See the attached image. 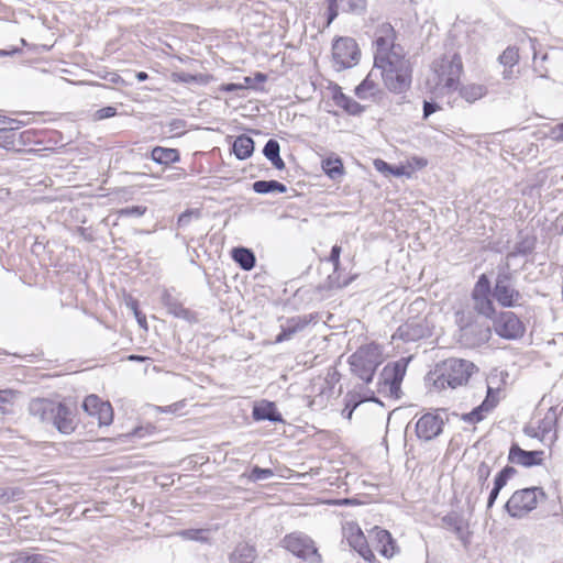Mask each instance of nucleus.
<instances>
[{
    "label": "nucleus",
    "mask_w": 563,
    "mask_h": 563,
    "mask_svg": "<svg viewBox=\"0 0 563 563\" xmlns=\"http://www.w3.org/2000/svg\"><path fill=\"white\" fill-rule=\"evenodd\" d=\"M396 31L383 23L376 31L374 68L380 71L385 88L395 95L407 92L412 84V65L404 47L396 44Z\"/></svg>",
    "instance_id": "nucleus-1"
},
{
    "label": "nucleus",
    "mask_w": 563,
    "mask_h": 563,
    "mask_svg": "<svg viewBox=\"0 0 563 563\" xmlns=\"http://www.w3.org/2000/svg\"><path fill=\"white\" fill-rule=\"evenodd\" d=\"M29 412L41 423L52 424L63 434H70L76 430L75 411L63 402L35 398L29 404Z\"/></svg>",
    "instance_id": "nucleus-2"
},
{
    "label": "nucleus",
    "mask_w": 563,
    "mask_h": 563,
    "mask_svg": "<svg viewBox=\"0 0 563 563\" xmlns=\"http://www.w3.org/2000/svg\"><path fill=\"white\" fill-rule=\"evenodd\" d=\"M349 363L351 371L357 377L366 384L371 383L377 367L382 363L379 345L371 343L358 347L357 351L350 356Z\"/></svg>",
    "instance_id": "nucleus-3"
},
{
    "label": "nucleus",
    "mask_w": 563,
    "mask_h": 563,
    "mask_svg": "<svg viewBox=\"0 0 563 563\" xmlns=\"http://www.w3.org/2000/svg\"><path fill=\"white\" fill-rule=\"evenodd\" d=\"M475 365L466 360L461 358H448L440 366L437 372L439 375L434 380V385L439 388L449 386L456 388L467 383L471 377Z\"/></svg>",
    "instance_id": "nucleus-4"
},
{
    "label": "nucleus",
    "mask_w": 563,
    "mask_h": 563,
    "mask_svg": "<svg viewBox=\"0 0 563 563\" xmlns=\"http://www.w3.org/2000/svg\"><path fill=\"white\" fill-rule=\"evenodd\" d=\"M493 298L504 308L519 306L521 292L515 287V277L509 264L498 267L495 285L492 288Z\"/></svg>",
    "instance_id": "nucleus-5"
},
{
    "label": "nucleus",
    "mask_w": 563,
    "mask_h": 563,
    "mask_svg": "<svg viewBox=\"0 0 563 563\" xmlns=\"http://www.w3.org/2000/svg\"><path fill=\"white\" fill-rule=\"evenodd\" d=\"M409 358L401 357L390 362L380 372L378 380V393L399 399L401 396V383L406 375Z\"/></svg>",
    "instance_id": "nucleus-6"
},
{
    "label": "nucleus",
    "mask_w": 563,
    "mask_h": 563,
    "mask_svg": "<svg viewBox=\"0 0 563 563\" xmlns=\"http://www.w3.org/2000/svg\"><path fill=\"white\" fill-rule=\"evenodd\" d=\"M539 497L547 498L541 487H528L516 490L505 504V510L510 517L521 518L537 507Z\"/></svg>",
    "instance_id": "nucleus-7"
},
{
    "label": "nucleus",
    "mask_w": 563,
    "mask_h": 563,
    "mask_svg": "<svg viewBox=\"0 0 563 563\" xmlns=\"http://www.w3.org/2000/svg\"><path fill=\"white\" fill-rule=\"evenodd\" d=\"M456 322L460 328L459 341L466 347L479 346L490 339V327L486 323L472 321L463 312L456 313Z\"/></svg>",
    "instance_id": "nucleus-8"
},
{
    "label": "nucleus",
    "mask_w": 563,
    "mask_h": 563,
    "mask_svg": "<svg viewBox=\"0 0 563 563\" xmlns=\"http://www.w3.org/2000/svg\"><path fill=\"white\" fill-rule=\"evenodd\" d=\"M438 77L437 86H442L448 92L456 90L460 77L463 71L462 58L454 54L452 57L444 56L433 64Z\"/></svg>",
    "instance_id": "nucleus-9"
},
{
    "label": "nucleus",
    "mask_w": 563,
    "mask_h": 563,
    "mask_svg": "<svg viewBox=\"0 0 563 563\" xmlns=\"http://www.w3.org/2000/svg\"><path fill=\"white\" fill-rule=\"evenodd\" d=\"M332 57L338 70L355 66L361 58V49L352 37H338L332 44Z\"/></svg>",
    "instance_id": "nucleus-10"
},
{
    "label": "nucleus",
    "mask_w": 563,
    "mask_h": 563,
    "mask_svg": "<svg viewBox=\"0 0 563 563\" xmlns=\"http://www.w3.org/2000/svg\"><path fill=\"white\" fill-rule=\"evenodd\" d=\"M493 299L490 280L486 274H482L472 290L474 310L487 319H493L496 314Z\"/></svg>",
    "instance_id": "nucleus-11"
},
{
    "label": "nucleus",
    "mask_w": 563,
    "mask_h": 563,
    "mask_svg": "<svg viewBox=\"0 0 563 563\" xmlns=\"http://www.w3.org/2000/svg\"><path fill=\"white\" fill-rule=\"evenodd\" d=\"M283 545L299 559L309 563H320L321 555L314 545V542L306 534L290 533L283 539Z\"/></svg>",
    "instance_id": "nucleus-12"
},
{
    "label": "nucleus",
    "mask_w": 563,
    "mask_h": 563,
    "mask_svg": "<svg viewBox=\"0 0 563 563\" xmlns=\"http://www.w3.org/2000/svg\"><path fill=\"white\" fill-rule=\"evenodd\" d=\"M492 320L494 330L500 338L516 340L526 332L523 322L512 311H500Z\"/></svg>",
    "instance_id": "nucleus-13"
},
{
    "label": "nucleus",
    "mask_w": 563,
    "mask_h": 563,
    "mask_svg": "<svg viewBox=\"0 0 563 563\" xmlns=\"http://www.w3.org/2000/svg\"><path fill=\"white\" fill-rule=\"evenodd\" d=\"M81 407L89 417L97 419L98 427L110 426L113 421L112 406L108 401H102L97 395L87 396Z\"/></svg>",
    "instance_id": "nucleus-14"
},
{
    "label": "nucleus",
    "mask_w": 563,
    "mask_h": 563,
    "mask_svg": "<svg viewBox=\"0 0 563 563\" xmlns=\"http://www.w3.org/2000/svg\"><path fill=\"white\" fill-rule=\"evenodd\" d=\"M319 320L318 313H308L287 318L280 325V333L276 336L275 342L280 343L292 339L297 333L307 329L310 323H317Z\"/></svg>",
    "instance_id": "nucleus-15"
},
{
    "label": "nucleus",
    "mask_w": 563,
    "mask_h": 563,
    "mask_svg": "<svg viewBox=\"0 0 563 563\" xmlns=\"http://www.w3.org/2000/svg\"><path fill=\"white\" fill-rule=\"evenodd\" d=\"M444 423L439 412H427L416 423V435L422 441H431L442 433Z\"/></svg>",
    "instance_id": "nucleus-16"
},
{
    "label": "nucleus",
    "mask_w": 563,
    "mask_h": 563,
    "mask_svg": "<svg viewBox=\"0 0 563 563\" xmlns=\"http://www.w3.org/2000/svg\"><path fill=\"white\" fill-rule=\"evenodd\" d=\"M430 334L429 327L424 319L413 318L401 324L394 338H399L406 342H415Z\"/></svg>",
    "instance_id": "nucleus-17"
},
{
    "label": "nucleus",
    "mask_w": 563,
    "mask_h": 563,
    "mask_svg": "<svg viewBox=\"0 0 563 563\" xmlns=\"http://www.w3.org/2000/svg\"><path fill=\"white\" fill-rule=\"evenodd\" d=\"M441 521L444 528L454 532L465 549L470 547L472 532L468 530L467 521L461 515L450 512L445 515Z\"/></svg>",
    "instance_id": "nucleus-18"
},
{
    "label": "nucleus",
    "mask_w": 563,
    "mask_h": 563,
    "mask_svg": "<svg viewBox=\"0 0 563 563\" xmlns=\"http://www.w3.org/2000/svg\"><path fill=\"white\" fill-rule=\"evenodd\" d=\"M543 454V451H526L517 443H512L509 449L508 461L525 467H531L542 464Z\"/></svg>",
    "instance_id": "nucleus-19"
},
{
    "label": "nucleus",
    "mask_w": 563,
    "mask_h": 563,
    "mask_svg": "<svg viewBox=\"0 0 563 563\" xmlns=\"http://www.w3.org/2000/svg\"><path fill=\"white\" fill-rule=\"evenodd\" d=\"M162 303L166 307L168 313L175 318L184 319L188 322H196V313L187 308L174 297L168 290H164L162 295Z\"/></svg>",
    "instance_id": "nucleus-20"
},
{
    "label": "nucleus",
    "mask_w": 563,
    "mask_h": 563,
    "mask_svg": "<svg viewBox=\"0 0 563 563\" xmlns=\"http://www.w3.org/2000/svg\"><path fill=\"white\" fill-rule=\"evenodd\" d=\"M255 421L267 420L271 422H283V417L277 410L276 405L273 401L263 400L260 405L254 406L252 412Z\"/></svg>",
    "instance_id": "nucleus-21"
},
{
    "label": "nucleus",
    "mask_w": 563,
    "mask_h": 563,
    "mask_svg": "<svg viewBox=\"0 0 563 563\" xmlns=\"http://www.w3.org/2000/svg\"><path fill=\"white\" fill-rule=\"evenodd\" d=\"M257 551L246 542L239 543L229 555L230 563H255Z\"/></svg>",
    "instance_id": "nucleus-22"
},
{
    "label": "nucleus",
    "mask_w": 563,
    "mask_h": 563,
    "mask_svg": "<svg viewBox=\"0 0 563 563\" xmlns=\"http://www.w3.org/2000/svg\"><path fill=\"white\" fill-rule=\"evenodd\" d=\"M373 532L375 533L379 553L385 558H391L395 554L396 542L389 531L375 527Z\"/></svg>",
    "instance_id": "nucleus-23"
},
{
    "label": "nucleus",
    "mask_w": 563,
    "mask_h": 563,
    "mask_svg": "<svg viewBox=\"0 0 563 563\" xmlns=\"http://www.w3.org/2000/svg\"><path fill=\"white\" fill-rule=\"evenodd\" d=\"M254 147L253 139L246 134H241L234 140L232 152L238 159L243 161L252 156Z\"/></svg>",
    "instance_id": "nucleus-24"
},
{
    "label": "nucleus",
    "mask_w": 563,
    "mask_h": 563,
    "mask_svg": "<svg viewBox=\"0 0 563 563\" xmlns=\"http://www.w3.org/2000/svg\"><path fill=\"white\" fill-rule=\"evenodd\" d=\"M233 261L244 271H251L256 264V257L252 250L238 246L231 251Z\"/></svg>",
    "instance_id": "nucleus-25"
},
{
    "label": "nucleus",
    "mask_w": 563,
    "mask_h": 563,
    "mask_svg": "<svg viewBox=\"0 0 563 563\" xmlns=\"http://www.w3.org/2000/svg\"><path fill=\"white\" fill-rule=\"evenodd\" d=\"M263 155L278 169H285V162L280 157V145L277 140L269 139L263 148Z\"/></svg>",
    "instance_id": "nucleus-26"
},
{
    "label": "nucleus",
    "mask_w": 563,
    "mask_h": 563,
    "mask_svg": "<svg viewBox=\"0 0 563 563\" xmlns=\"http://www.w3.org/2000/svg\"><path fill=\"white\" fill-rule=\"evenodd\" d=\"M152 159L161 165H169L180 159L178 150L156 146L151 153Z\"/></svg>",
    "instance_id": "nucleus-27"
},
{
    "label": "nucleus",
    "mask_w": 563,
    "mask_h": 563,
    "mask_svg": "<svg viewBox=\"0 0 563 563\" xmlns=\"http://www.w3.org/2000/svg\"><path fill=\"white\" fill-rule=\"evenodd\" d=\"M334 101L339 107L352 115H358L365 110L364 106L360 104L357 101L341 91L334 95Z\"/></svg>",
    "instance_id": "nucleus-28"
},
{
    "label": "nucleus",
    "mask_w": 563,
    "mask_h": 563,
    "mask_svg": "<svg viewBox=\"0 0 563 563\" xmlns=\"http://www.w3.org/2000/svg\"><path fill=\"white\" fill-rule=\"evenodd\" d=\"M252 188L260 195H267L272 192L284 194L287 191V187L277 180H257L252 184Z\"/></svg>",
    "instance_id": "nucleus-29"
},
{
    "label": "nucleus",
    "mask_w": 563,
    "mask_h": 563,
    "mask_svg": "<svg viewBox=\"0 0 563 563\" xmlns=\"http://www.w3.org/2000/svg\"><path fill=\"white\" fill-rule=\"evenodd\" d=\"M495 407V402L490 401L488 396L486 399L476 408H474L471 412L464 413L462 419L465 422L476 423L484 419L485 413L490 411Z\"/></svg>",
    "instance_id": "nucleus-30"
},
{
    "label": "nucleus",
    "mask_w": 563,
    "mask_h": 563,
    "mask_svg": "<svg viewBox=\"0 0 563 563\" xmlns=\"http://www.w3.org/2000/svg\"><path fill=\"white\" fill-rule=\"evenodd\" d=\"M537 239L532 235H522L520 240L515 244L514 250L508 254V257H515L518 255L525 256L531 254L536 247Z\"/></svg>",
    "instance_id": "nucleus-31"
},
{
    "label": "nucleus",
    "mask_w": 563,
    "mask_h": 563,
    "mask_svg": "<svg viewBox=\"0 0 563 563\" xmlns=\"http://www.w3.org/2000/svg\"><path fill=\"white\" fill-rule=\"evenodd\" d=\"M373 70L366 78L355 88V95L360 99H367L379 92L378 85L372 79Z\"/></svg>",
    "instance_id": "nucleus-32"
},
{
    "label": "nucleus",
    "mask_w": 563,
    "mask_h": 563,
    "mask_svg": "<svg viewBox=\"0 0 563 563\" xmlns=\"http://www.w3.org/2000/svg\"><path fill=\"white\" fill-rule=\"evenodd\" d=\"M322 169L327 176H329L331 179L335 180L343 176L344 174V167L341 158L335 157H328L322 162Z\"/></svg>",
    "instance_id": "nucleus-33"
},
{
    "label": "nucleus",
    "mask_w": 563,
    "mask_h": 563,
    "mask_svg": "<svg viewBox=\"0 0 563 563\" xmlns=\"http://www.w3.org/2000/svg\"><path fill=\"white\" fill-rule=\"evenodd\" d=\"M373 401L382 405V401L372 393L371 397L361 399L357 395L346 396L345 407L342 410V416L346 419H351L354 410L364 401Z\"/></svg>",
    "instance_id": "nucleus-34"
},
{
    "label": "nucleus",
    "mask_w": 563,
    "mask_h": 563,
    "mask_svg": "<svg viewBox=\"0 0 563 563\" xmlns=\"http://www.w3.org/2000/svg\"><path fill=\"white\" fill-rule=\"evenodd\" d=\"M460 95L467 102H475L486 95V88L483 85L471 84L461 87Z\"/></svg>",
    "instance_id": "nucleus-35"
},
{
    "label": "nucleus",
    "mask_w": 563,
    "mask_h": 563,
    "mask_svg": "<svg viewBox=\"0 0 563 563\" xmlns=\"http://www.w3.org/2000/svg\"><path fill=\"white\" fill-rule=\"evenodd\" d=\"M519 49L516 46H508L498 57V62L505 66L512 68L519 63Z\"/></svg>",
    "instance_id": "nucleus-36"
},
{
    "label": "nucleus",
    "mask_w": 563,
    "mask_h": 563,
    "mask_svg": "<svg viewBox=\"0 0 563 563\" xmlns=\"http://www.w3.org/2000/svg\"><path fill=\"white\" fill-rule=\"evenodd\" d=\"M343 12L362 14L366 11V0H340Z\"/></svg>",
    "instance_id": "nucleus-37"
},
{
    "label": "nucleus",
    "mask_w": 563,
    "mask_h": 563,
    "mask_svg": "<svg viewBox=\"0 0 563 563\" xmlns=\"http://www.w3.org/2000/svg\"><path fill=\"white\" fill-rule=\"evenodd\" d=\"M273 475H274V472L272 468H262L257 465H255L247 475L243 474V476H246L249 478V481L253 482V483L268 479Z\"/></svg>",
    "instance_id": "nucleus-38"
},
{
    "label": "nucleus",
    "mask_w": 563,
    "mask_h": 563,
    "mask_svg": "<svg viewBox=\"0 0 563 563\" xmlns=\"http://www.w3.org/2000/svg\"><path fill=\"white\" fill-rule=\"evenodd\" d=\"M23 490L16 487L0 489V504H8L22 499Z\"/></svg>",
    "instance_id": "nucleus-39"
},
{
    "label": "nucleus",
    "mask_w": 563,
    "mask_h": 563,
    "mask_svg": "<svg viewBox=\"0 0 563 563\" xmlns=\"http://www.w3.org/2000/svg\"><path fill=\"white\" fill-rule=\"evenodd\" d=\"M492 467L486 462H481L476 468V477L481 492L488 487L487 481L490 476Z\"/></svg>",
    "instance_id": "nucleus-40"
},
{
    "label": "nucleus",
    "mask_w": 563,
    "mask_h": 563,
    "mask_svg": "<svg viewBox=\"0 0 563 563\" xmlns=\"http://www.w3.org/2000/svg\"><path fill=\"white\" fill-rule=\"evenodd\" d=\"M13 563H49V558L44 554H21Z\"/></svg>",
    "instance_id": "nucleus-41"
},
{
    "label": "nucleus",
    "mask_w": 563,
    "mask_h": 563,
    "mask_svg": "<svg viewBox=\"0 0 563 563\" xmlns=\"http://www.w3.org/2000/svg\"><path fill=\"white\" fill-rule=\"evenodd\" d=\"M14 394L11 390H0V412L8 413L11 411Z\"/></svg>",
    "instance_id": "nucleus-42"
},
{
    "label": "nucleus",
    "mask_w": 563,
    "mask_h": 563,
    "mask_svg": "<svg viewBox=\"0 0 563 563\" xmlns=\"http://www.w3.org/2000/svg\"><path fill=\"white\" fill-rule=\"evenodd\" d=\"M555 421H556L555 413L551 409L547 413L544 419L542 421H540V424L538 427V429H539L540 433L542 434V437H544L545 434H548L552 430V427L555 423Z\"/></svg>",
    "instance_id": "nucleus-43"
},
{
    "label": "nucleus",
    "mask_w": 563,
    "mask_h": 563,
    "mask_svg": "<svg viewBox=\"0 0 563 563\" xmlns=\"http://www.w3.org/2000/svg\"><path fill=\"white\" fill-rule=\"evenodd\" d=\"M327 2V26H329L339 15L338 0H325Z\"/></svg>",
    "instance_id": "nucleus-44"
},
{
    "label": "nucleus",
    "mask_w": 563,
    "mask_h": 563,
    "mask_svg": "<svg viewBox=\"0 0 563 563\" xmlns=\"http://www.w3.org/2000/svg\"><path fill=\"white\" fill-rule=\"evenodd\" d=\"M347 541L354 550H358L361 547L367 543L365 536L360 528H357L356 532L351 533V536L347 538Z\"/></svg>",
    "instance_id": "nucleus-45"
},
{
    "label": "nucleus",
    "mask_w": 563,
    "mask_h": 563,
    "mask_svg": "<svg viewBox=\"0 0 563 563\" xmlns=\"http://www.w3.org/2000/svg\"><path fill=\"white\" fill-rule=\"evenodd\" d=\"M194 216H195L196 218H198V217H199V211H198V210H197V211H194V210H186L185 212H183V213L178 217L177 225H178L179 228L187 227V225L190 223V221H191V219H192V217H194Z\"/></svg>",
    "instance_id": "nucleus-46"
},
{
    "label": "nucleus",
    "mask_w": 563,
    "mask_h": 563,
    "mask_svg": "<svg viewBox=\"0 0 563 563\" xmlns=\"http://www.w3.org/2000/svg\"><path fill=\"white\" fill-rule=\"evenodd\" d=\"M117 114V108L108 106L103 107L95 112L96 120H104L108 118H112Z\"/></svg>",
    "instance_id": "nucleus-47"
},
{
    "label": "nucleus",
    "mask_w": 563,
    "mask_h": 563,
    "mask_svg": "<svg viewBox=\"0 0 563 563\" xmlns=\"http://www.w3.org/2000/svg\"><path fill=\"white\" fill-rule=\"evenodd\" d=\"M340 255H341V246L333 245L329 255V262L333 264L334 272H336L340 267Z\"/></svg>",
    "instance_id": "nucleus-48"
},
{
    "label": "nucleus",
    "mask_w": 563,
    "mask_h": 563,
    "mask_svg": "<svg viewBox=\"0 0 563 563\" xmlns=\"http://www.w3.org/2000/svg\"><path fill=\"white\" fill-rule=\"evenodd\" d=\"M374 167L376 170H378L379 173L384 174V175H389L390 172H391V167L393 165L388 164L387 162H385L384 159H380V158H376L374 161Z\"/></svg>",
    "instance_id": "nucleus-49"
},
{
    "label": "nucleus",
    "mask_w": 563,
    "mask_h": 563,
    "mask_svg": "<svg viewBox=\"0 0 563 563\" xmlns=\"http://www.w3.org/2000/svg\"><path fill=\"white\" fill-rule=\"evenodd\" d=\"M145 210H146L145 207H140V206L126 207V208L122 209L120 211V213L123 214V216L141 217V216L144 214Z\"/></svg>",
    "instance_id": "nucleus-50"
},
{
    "label": "nucleus",
    "mask_w": 563,
    "mask_h": 563,
    "mask_svg": "<svg viewBox=\"0 0 563 563\" xmlns=\"http://www.w3.org/2000/svg\"><path fill=\"white\" fill-rule=\"evenodd\" d=\"M440 107L434 101H423V119H428L432 113L439 110Z\"/></svg>",
    "instance_id": "nucleus-51"
},
{
    "label": "nucleus",
    "mask_w": 563,
    "mask_h": 563,
    "mask_svg": "<svg viewBox=\"0 0 563 563\" xmlns=\"http://www.w3.org/2000/svg\"><path fill=\"white\" fill-rule=\"evenodd\" d=\"M358 552V554L367 562H374L375 560V554L373 553V551L371 550V548L368 547V544H364L363 547H361L358 550H356Z\"/></svg>",
    "instance_id": "nucleus-52"
},
{
    "label": "nucleus",
    "mask_w": 563,
    "mask_h": 563,
    "mask_svg": "<svg viewBox=\"0 0 563 563\" xmlns=\"http://www.w3.org/2000/svg\"><path fill=\"white\" fill-rule=\"evenodd\" d=\"M14 131L9 133H0V143H2L4 147L14 146Z\"/></svg>",
    "instance_id": "nucleus-53"
},
{
    "label": "nucleus",
    "mask_w": 563,
    "mask_h": 563,
    "mask_svg": "<svg viewBox=\"0 0 563 563\" xmlns=\"http://www.w3.org/2000/svg\"><path fill=\"white\" fill-rule=\"evenodd\" d=\"M500 490L501 489H499V487L493 486V488L488 495V499H487V510H489L494 506L495 501L498 498Z\"/></svg>",
    "instance_id": "nucleus-54"
},
{
    "label": "nucleus",
    "mask_w": 563,
    "mask_h": 563,
    "mask_svg": "<svg viewBox=\"0 0 563 563\" xmlns=\"http://www.w3.org/2000/svg\"><path fill=\"white\" fill-rule=\"evenodd\" d=\"M552 137L556 141L563 142V122L552 129Z\"/></svg>",
    "instance_id": "nucleus-55"
},
{
    "label": "nucleus",
    "mask_w": 563,
    "mask_h": 563,
    "mask_svg": "<svg viewBox=\"0 0 563 563\" xmlns=\"http://www.w3.org/2000/svg\"><path fill=\"white\" fill-rule=\"evenodd\" d=\"M508 479L504 477L500 473H497V475L494 478V486L499 487V489H503L507 485Z\"/></svg>",
    "instance_id": "nucleus-56"
},
{
    "label": "nucleus",
    "mask_w": 563,
    "mask_h": 563,
    "mask_svg": "<svg viewBox=\"0 0 563 563\" xmlns=\"http://www.w3.org/2000/svg\"><path fill=\"white\" fill-rule=\"evenodd\" d=\"M499 473L509 481L517 473V470L507 465Z\"/></svg>",
    "instance_id": "nucleus-57"
},
{
    "label": "nucleus",
    "mask_w": 563,
    "mask_h": 563,
    "mask_svg": "<svg viewBox=\"0 0 563 563\" xmlns=\"http://www.w3.org/2000/svg\"><path fill=\"white\" fill-rule=\"evenodd\" d=\"M7 117H0V133H9L14 131L13 126H7Z\"/></svg>",
    "instance_id": "nucleus-58"
},
{
    "label": "nucleus",
    "mask_w": 563,
    "mask_h": 563,
    "mask_svg": "<svg viewBox=\"0 0 563 563\" xmlns=\"http://www.w3.org/2000/svg\"><path fill=\"white\" fill-rule=\"evenodd\" d=\"M244 86L243 85H240V84H227V85H223L222 86V90L223 91H227V92H232V91H236V90H241L243 89Z\"/></svg>",
    "instance_id": "nucleus-59"
},
{
    "label": "nucleus",
    "mask_w": 563,
    "mask_h": 563,
    "mask_svg": "<svg viewBox=\"0 0 563 563\" xmlns=\"http://www.w3.org/2000/svg\"><path fill=\"white\" fill-rule=\"evenodd\" d=\"M135 318L140 327L147 329L146 317L139 309H135Z\"/></svg>",
    "instance_id": "nucleus-60"
},
{
    "label": "nucleus",
    "mask_w": 563,
    "mask_h": 563,
    "mask_svg": "<svg viewBox=\"0 0 563 563\" xmlns=\"http://www.w3.org/2000/svg\"><path fill=\"white\" fill-rule=\"evenodd\" d=\"M404 174H405L404 166H393L389 175L399 177V176H402Z\"/></svg>",
    "instance_id": "nucleus-61"
},
{
    "label": "nucleus",
    "mask_w": 563,
    "mask_h": 563,
    "mask_svg": "<svg viewBox=\"0 0 563 563\" xmlns=\"http://www.w3.org/2000/svg\"><path fill=\"white\" fill-rule=\"evenodd\" d=\"M20 52L19 47H12L10 49H0V56H10Z\"/></svg>",
    "instance_id": "nucleus-62"
},
{
    "label": "nucleus",
    "mask_w": 563,
    "mask_h": 563,
    "mask_svg": "<svg viewBox=\"0 0 563 563\" xmlns=\"http://www.w3.org/2000/svg\"><path fill=\"white\" fill-rule=\"evenodd\" d=\"M179 76V80L183 81V82H191L195 80V76L190 75V74H180L178 75Z\"/></svg>",
    "instance_id": "nucleus-63"
},
{
    "label": "nucleus",
    "mask_w": 563,
    "mask_h": 563,
    "mask_svg": "<svg viewBox=\"0 0 563 563\" xmlns=\"http://www.w3.org/2000/svg\"><path fill=\"white\" fill-rule=\"evenodd\" d=\"M267 80V75L263 73H256L254 75L253 81L256 82H265Z\"/></svg>",
    "instance_id": "nucleus-64"
}]
</instances>
